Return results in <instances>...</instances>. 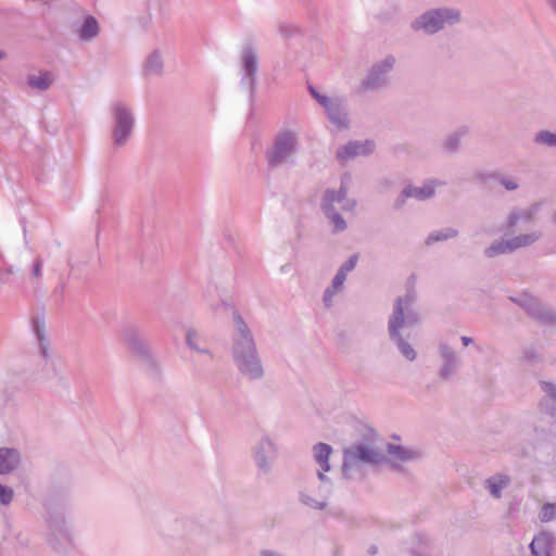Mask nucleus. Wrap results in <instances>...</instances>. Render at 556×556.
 <instances>
[{"label": "nucleus", "mask_w": 556, "mask_h": 556, "mask_svg": "<svg viewBox=\"0 0 556 556\" xmlns=\"http://www.w3.org/2000/svg\"><path fill=\"white\" fill-rule=\"evenodd\" d=\"M53 75L50 72H40L38 75H30L27 79L29 87L45 91L50 88L53 83Z\"/></svg>", "instance_id": "30"}, {"label": "nucleus", "mask_w": 556, "mask_h": 556, "mask_svg": "<svg viewBox=\"0 0 556 556\" xmlns=\"http://www.w3.org/2000/svg\"><path fill=\"white\" fill-rule=\"evenodd\" d=\"M33 331L36 336L40 354L42 355L43 358H47L49 341L45 333V320L42 318L36 317L33 320Z\"/></svg>", "instance_id": "24"}, {"label": "nucleus", "mask_w": 556, "mask_h": 556, "mask_svg": "<svg viewBox=\"0 0 556 556\" xmlns=\"http://www.w3.org/2000/svg\"><path fill=\"white\" fill-rule=\"evenodd\" d=\"M123 337L129 349L138 354L146 355L147 354V344L140 336V332L137 327L129 326L123 330Z\"/></svg>", "instance_id": "21"}, {"label": "nucleus", "mask_w": 556, "mask_h": 556, "mask_svg": "<svg viewBox=\"0 0 556 556\" xmlns=\"http://www.w3.org/2000/svg\"><path fill=\"white\" fill-rule=\"evenodd\" d=\"M409 281H410V283H412V285H414V281H415V276H414V275H412V276L409 277Z\"/></svg>", "instance_id": "52"}, {"label": "nucleus", "mask_w": 556, "mask_h": 556, "mask_svg": "<svg viewBox=\"0 0 556 556\" xmlns=\"http://www.w3.org/2000/svg\"><path fill=\"white\" fill-rule=\"evenodd\" d=\"M472 339L470 337H466V336H463L462 337V342L465 346L469 345L470 343H472Z\"/></svg>", "instance_id": "46"}, {"label": "nucleus", "mask_w": 556, "mask_h": 556, "mask_svg": "<svg viewBox=\"0 0 556 556\" xmlns=\"http://www.w3.org/2000/svg\"><path fill=\"white\" fill-rule=\"evenodd\" d=\"M534 140L539 144L556 147V134H553L548 130H541L538 132Z\"/></svg>", "instance_id": "36"}, {"label": "nucleus", "mask_w": 556, "mask_h": 556, "mask_svg": "<svg viewBox=\"0 0 556 556\" xmlns=\"http://www.w3.org/2000/svg\"><path fill=\"white\" fill-rule=\"evenodd\" d=\"M540 387L544 395L539 402L542 413L555 417L556 416V384L551 381H540Z\"/></svg>", "instance_id": "17"}, {"label": "nucleus", "mask_w": 556, "mask_h": 556, "mask_svg": "<svg viewBox=\"0 0 556 556\" xmlns=\"http://www.w3.org/2000/svg\"><path fill=\"white\" fill-rule=\"evenodd\" d=\"M13 489L0 483V503L9 505L13 501Z\"/></svg>", "instance_id": "39"}, {"label": "nucleus", "mask_w": 556, "mask_h": 556, "mask_svg": "<svg viewBox=\"0 0 556 556\" xmlns=\"http://www.w3.org/2000/svg\"><path fill=\"white\" fill-rule=\"evenodd\" d=\"M114 116L113 140L115 146H124L135 127V117L131 110L123 102L112 105Z\"/></svg>", "instance_id": "7"}, {"label": "nucleus", "mask_w": 556, "mask_h": 556, "mask_svg": "<svg viewBox=\"0 0 556 556\" xmlns=\"http://www.w3.org/2000/svg\"><path fill=\"white\" fill-rule=\"evenodd\" d=\"M553 222L556 224V212L553 214Z\"/></svg>", "instance_id": "53"}, {"label": "nucleus", "mask_w": 556, "mask_h": 556, "mask_svg": "<svg viewBox=\"0 0 556 556\" xmlns=\"http://www.w3.org/2000/svg\"><path fill=\"white\" fill-rule=\"evenodd\" d=\"M31 274L35 278L39 279L42 276V261L36 260L33 264Z\"/></svg>", "instance_id": "42"}, {"label": "nucleus", "mask_w": 556, "mask_h": 556, "mask_svg": "<svg viewBox=\"0 0 556 556\" xmlns=\"http://www.w3.org/2000/svg\"><path fill=\"white\" fill-rule=\"evenodd\" d=\"M300 501L302 504L314 509H324L327 505L325 501H317L304 492L300 494Z\"/></svg>", "instance_id": "38"}, {"label": "nucleus", "mask_w": 556, "mask_h": 556, "mask_svg": "<svg viewBox=\"0 0 556 556\" xmlns=\"http://www.w3.org/2000/svg\"><path fill=\"white\" fill-rule=\"evenodd\" d=\"M77 34L81 40L88 41L93 39L99 34V24L92 16H87L78 28Z\"/></svg>", "instance_id": "29"}, {"label": "nucleus", "mask_w": 556, "mask_h": 556, "mask_svg": "<svg viewBox=\"0 0 556 556\" xmlns=\"http://www.w3.org/2000/svg\"><path fill=\"white\" fill-rule=\"evenodd\" d=\"M434 194V188L432 185H424L422 187H414L408 185L405 187L400 197L395 201V206L401 207L407 198H415L417 200H426Z\"/></svg>", "instance_id": "19"}, {"label": "nucleus", "mask_w": 556, "mask_h": 556, "mask_svg": "<svg viewBox=\"0 0 556 556\" xmlns=\"http://www.w3.org/2000/svg\"><path fill=\"white\" fill-rule=\"evenodd\" d=\"M186 344L195 354L194 361L211 363L214 358L207 342L194 329H188L186 332Z\"/></svg>", "instance_id": "15"}, {"label": "nucleus", "mask_w": 556, "mask_h": 556, "mask_svg": "<svg viewBox=\"0 0 556 556\" xmlns=\"http://www.w3.org/2000/svg\"><path fill=\"white\" fill-rule=\"evenodd\" d=\"M348 278V262H344L332 278L329 286L323 293V305L325 309L332 311L343 300L344 283Z\"/></svg>", "instance_id": "10"}, {"label": "nucleus", "mask_w": 556, "mask_h": 556, "mask_svg": "<svg viewBox=\"0 0 556 556\" xmlns=\"http://www.w3.org/2000/svg\"><path fill=\"white\" fill-rule=\"evenodd\" d=\"M378 552V547L376 545H370L369 548H368V554L369 555H376Z\"/></svg>", "instance_id": "47"}, {"label": "nucleus", "mask_w": 556, "mask_h": 556, "mask_svg": "<svg viewBox=\"0 0 556 556\" xmlns=\"http://www.w3.org/2000/svg\"><path fill=\"white\" fill-rule=\"evenodd\" d=\"M440 354L443 359V365L440 369L439 376L446 380L457 370L458 358L455 352L446 344L440 345Z\"/></svg>", "instance_id": "20"}, {"label": "nucleus", "mask_w": 556, "mask_h": 556, "mask_svg": "<svg viewBox=\"0 0 556 556\" xmlns=\"http://www.w3.org/2000/svg\"><path fill=\"white\" fill-rule=\"evenodd\" d=\"M344 459L342 464V468L345 469L348 467V450L343 451Z\"/></svg>", "instance_id": "48"}, {"label": "nucleus", "mask_w": 556, "mask_h": 556, "mask_svg": "<svg viewBox=\"0 0 556 556\" xmlns=\"http://www.w3.org/2000/svg\"><path fill=\"white\" fill-rule=\"evenodd\" d=\"M375 148L376 143L370 139L350 141V159L369 155L375 151Z\"/></svg>", "instance_id": "28"}, {"label": "nucleus", "mask_w": 556, "mask_h": 556, "mask_svg": "<svg viewBox=\"0 0 556 556\" xmlns=\"http://www.w3.org/2000/svg\"><path fill=\"white\" fill-rule=\"evenodd\" d=\"M468 132V128L466 126L460 127L456 132L452 134L447 137L444 142V148L447 152H455L459 147L460 137Z\"/></svg>", "instance_id": "35"}, {"label": "nucleus", "mask_w": 556, "mask_h": 556, "mask_svg": "<svg viewBox=\"0 0 556 556\" xmlns=\"http://www.w3.org/2000/svg\"><path fill=\"white\" fill-rule=\"evenodd\" d=\"M350 457L354 460L353 463L350 462V470L358 469V462L372 466L388 462L382 453L362 443L350 446Z\"/></svg>", "instance_id": "14"}, {"label": "nucleus", "mask_w": 556, "mask_h": 556, "mask_svg": "<svg viewBox=\"0 0 556 556\" xmlns=\"http://www.w3.org/2000/svg\"><path fill=\"white\" fill-rule=\"evenodd\" d=\"M460 21V12L451 8L429 10L412 22L414 30H422L428 35L438 33L445 24H455Z\"/></svg>", "instance_id": "4"}, {"label": "nucleus", "mask_w": 556, "mask_h": 556, "mask_svg": "<svg viewBox=\"0 0 556 556\" xmlns=\"http://www.w3.org/2000/svg\"><path fill=\"white\" fill-rule=\"evenodd\" d=\"M308 91L316 102L324 108L331 124V131L337 132L343 130L348 126V113L344 98L323 94L312 85L308 86Z\"/></svg>", "instance_id": "5"}, {"label": "nucleus", "mask_w": 556, "mask_h": 556, "mask_svg": "<svg viewBox=\"0 0 556 556\" xmlns=\"http://www.w3.org/2000/svg\"><path fill=\"white\" fill-rule=\"evenodd\" d=\"M541 238H542L541 231H532L529 233L515 236V237L510 238L509 241H510L511 250H513V252H515L518 249L532 245Z\"/></svg>", "instance_id": "27"}, {"label": "nucleus", "mask_w": 556, "mask_h": 556, "mask_svg": "<svg viewBox=\"0 0 556 556\" xmlns=\"http://www.w3.org/2000/svg\"><path fill=\"white\" fill-rule=\"evenodd\" d=\"M299 147V137L296 131L286 129L278 132L274 139L273 146L266 151V161L270 167H277L287 164L296 153Z\"/></svg>", "instance_id": "3"}, {"label": "nucleus", "mask_w": 556, "mask_h": 556, "mask_svg": "<svg viewBox=\"0 0 556 556\" xmlns=\"http://www.w3.org/2000/svg\"><path fill=\"white\" fill-rule=\"evenodd\" d=\"M353 427L359 433L365 443H371L377 438V432L369 426L362 424L359 420L354 418Z\"/></svg>", "instance_id": "34"}, {"label": "nucleus", "mask_w": 556, "mask_h": 556, "mask_svg": "<svg viewBox=\"0 0 556 556\" xmlns=\"http://www.w3.org/2000/svg\"><path fill=\"white\" fill-rule=\"evenodd\" d=\"M395 62V58L389 54L382 61L375 63L363 80V88L370 91L386 88L390 83L388 74L393 70Z\"/></svg>", "instance_id": "8"}, {"label": "nucleus", "mask_w": 556, "mask_h": 556, "mask_svg": "<svg viewBox=\"0 0 556 556\" xmlns=\"http://www.w3.org/2000/svg\"><path fill=\"white\" fill-rule=\"evenodd\" d=\"M4 58H5V53H4L2 50H0V61H1L2 59H4Z\"/></svg>", "instance_id": "50"}, {"label": "nucleus", "mask_w": 556, "mask_h": 556, "mask_svg": "<svg viewBox=\"0 0 556 556\" xmlns=\"http://www.w3.org/2000/svg\"><path fill=\"white\" fill-rule=\"evenodd\" d=\"M509 253H513L509 239L496 240V241L492 242V244L484 250V255L489 258L495 257L501 254H509Z\"/></svg>", "instance_id": "32"}, {"label": "nucleus", "mask_w": 556, "mask_h": 556, "mask_svg": "<svg viewBox=\"0 0 556 556\" xmlns=\"http://www.w3.org/2000/svg\"><path fill=\"white\" fill-rule=\"evenodd\" d=\"M510 482V478L506 475H494L485 480V489L489 490L490 494L500 498L502 496V489H504Z\"/></svg>", "instance_id": "25"}, {"label": "nucleus", "mask_w": 556, "mask_h": 556, "mask_svg": "<svg viewBox=\"0 0 556 556\" xmlns=\"http://www.w3.org/2000/svg\"><path fill=\"white\" fill-rule=\"evenodd\" d=\"M257 68L256 51L252 46H245L241 52V84L249 88L251 94L254 93Z\"/></svg>", "instance_id": "12"}, {"label": "nucleus", "mask_w": 556, "mask_h": 556, "mask_svg": "<svg viewBox=\"0 0 556 556\" xmlns=\"http://www.w3.org/2000/svg\"><path fill=\"white\" fill-rule=\"evenodd\" d=\"M358 260V254L350 255V271L354 269Z\"/></svg>", "instance_id": "45"}, {"label": "nucleus", "mask_w": 556, "mask_h": 556, "mask_svg": "<svg viewBox=\"0 0 556 556\" xmlns=\"http://www.w3.org/2000/svg\"><path fill=\"white\" fill-rule=\"evenodd\" d=\"M313 458L318 466L317 476L321 482L327 481L325 473L330 471L331 466L329 463L332 447L327 443H316L312 448Z\"/></svg>", "instance_id": "16"}, {"label": "nucleus", "mask_w": 556, "mask_h": 556, "mask_svg": "<svg viewBox=\"0 0 556 556\" xmlns=\"http://www.w3.org/2000/svg\"><path fill=\"white\" fill-rule=\"evenodd\" d=\"M276 454V444L267 437L262 438L253 451V458L261 473L266 475L270 471L271 460Z\"/></svg>", "instance_id": "13"}, {"label": "nucleus", "mask_w": 556, "mask_h": 556, "mask_svg": "<svg viewBox=\"0 0 556 556\" xmlns=\"http://www.w3.org/2000/svg\"><path fill=\"white\" fill-rule=\"evenodd\" d=\"M523 358L529 363H535L540 359V356L535 349H526L523 351Z\"/></svg>", "instance_id": "41"}, {"label": "nucleus", "mask_w": 556, "mask_h": 556, "mask_svg": "<svg viewBox=\"0 0 556 556\" xmlns=\"http://www.w3.org/2000/svg\"><path fill=\"white\" fill-rule=\"evenodd\" d=\"M458 236V230L453 227H446L440 230L432 231L426 239L425 243L427 245H431L439 241H445L448 239L456 238Z\"/></svg>", "instance_id": "31"}, {"label": "nucleus", "mask_w": 556, "mask_h": 556, "mask_svg": "<svg viewBox=\"0 0 556 556\" xmlns=\"http://www.w3.org/2000/svg\"><path fill=\"white\" fill-rule=\"evenodd\" d=\"M231 354L239 372L248 380H260L264 376V367L260 357L254 334L237 311L232 314Z\"/></svg>", "instance_id": "1"}, {"label": "nucleus", "mask_w": 556, "mask_h": 556, "mask_svg": "<svg viewBox=\"0 0 556 556\" xmlns=\"http://www.w3.org/2000/svg\"><path fill=\"white\" fill-rule=\"evenodd\" d=\"M163 70V60L157 51H153L146 60L144 73L147 75H159Z\"/></svg>", "instance_id": "33"}, {"label": "nucleus", "mask_w": 556, "mask_h": 556, "mask_svg": "<svg viewBox=\"0 0 556 556\" xmlns=\"http://www.w3.org/2000/svg\"><path fill=\"white\" fill-rule=\"evenodd\" d=\"M556 517V504L545 503L539 514V518L542 522H548Z\"/></svg>", "instance_id": "37"}, {"label": "nucleus", "mask_w": 556, "mask_h": 556, "mask_svg": "<svg viewBox=\"0 0 556 556\" xmlns=\"http://www.w3.org/2000/svg\"><path fill=\"white\" fill-rule=\"evenodd\" d=\"M346 208L348 199L343 184L341 185L338 192L332 190L326 191L323 202V210L326 216L333 224V231H342L345 229L346 224L342 217L341 212H344Z\"/></svg>", "instance_id": "6"}, {"label": "nucleus", "mask_w": 556, "mask_h": 556, "mask_svg": "<svg viewBox=\"0 0 556 556\" xmlns=\"http://www.w3.org/2000/svg\"><path fill=\"white\" fill-rule=\"evenodd\" d=\"M549 5H551L552 10L554 11V13L556 14V0L552 1L549 3Z\"/></svg>", "instance_id": "49"}, {"label": "nucleus", "mask_w": 556, "mask_h": 556, "mask_svg": "<svg viewBox=\"0 0 556 556\" xmlns=\"http://www.w3.org/2000/svg\"><path fill=\"white\" fill-rule=\"evenodd\" d=\"M21 463V455L15 448L0 447V475L15 470Z\"/></svg>", "instance_id": "22"}, {"label": "nucleus", "mask_w": 556, "mask_h": 556, "mask_svg": "<svg viewBox=\"0 0 556 556\" xmlns=\"http://www.w3.org/2000/svg\"><path fill=\"white\" fill-rule=\"evenodd\" d=\"M509 300L523 308L529 316L545 325L556 324V313L543 306L538 299L525 292L517 298L510 296Z\"/></svg>", "instance_id": "9"}, {"label": "nucleus", "mask_w": 556, "mask_h": 556, "mask_svg": "<svg viewBox=\"0 0 556 556\" xmlns=\"http://www.w3.org/2000/svg\"><path fill=\"white\" fill-rule=\"evenodd\" d=\"M387 452L392 457V459H396L400 462L413 460L420 457V452L416 450L406 448L402 445H396L393 443L387 444Z\"/></svg>", "instance_id": "23"}, {"label": "nucleus", "mask_w": 556, "mask_h": 556, "mask_svg": "<svg viewBox=\"0 0 556 556\" xmlns=\"http://www.w3.org/2000/svg\"><path fill=\"white\" fill-rule=\"evenodd\" d=\"M5 274H7V275H11V274H13V269H12V268H8V269L5 270Z\"/></svg>", "instance_id": "51"}, {"label": "nucleus", "mask_w": 556, "mask_h": 556, "mask_svg": "<svg viewBox=\"0 0 556 556\" xmlns=\"http://www.w3.org/2000/svg\"><path fill=\"white\" fill-rule=\"evenodd\" d=\"M296 31H298V28L294 25L289 24V23H280L278 26V33L283 38H289V37L293 36Z\"/></svg>", "instance_id": "40"}, {"label": "nucleus", "mask_w": 556, "mask_h": 556, "mask_svg": "<svg viewBox=\"0 0 556 556\" xmlns=\"http://www.w3.org/2000/svg\"><path fill=\"white\" fill-rule=\"evenodd\" d=\"M48 523L51 531L48 539L49 544L58 552L67 551L72 546V538L65 526L64 517L50 513Z\"/></svg>", "instance_id": "11"}, {"label": "nucleus", "mask_w": 556, "mask_h": 556, "mask_svg": "<svg viewBox=\"0 0 556 556\" xmlns=\"http://www.w3.org/2000/svg\"><path fill=\"white\" fill-rule=\"evenodd\" d=\"M501 184L507 189V190H516L518 188V184L514 180L502 178Z\"/></svg>", "instance_id": "43"}, {"label": "nucleus", "mask_w": 556, "mask_h": 556, "mask_svg": "<svg viewBox=\"0 0 556 556\" xmlns=\"http://www.w3.org/2000/svg\"><path fill=\"white\" fill-rule=\"evenodd\" d=\"M555 541L553 533L540 532L529 545L532 556H552Z\"/></svg>", "instance_id": "18"}, {"label": "nucleus", "mask_w": 556, "mask_h": 556, "mask_svg": "<svg viewBox=\"0 0 556 556\" xmlns=\"http://www.w3.org/2000/svg\"><path fill=\"white\" fill-rule=\"evenodd\" d=\"M535 211L536 208L535 207H532V208H529V210H526V211H514L509 214L508 218H507V222H506V225H505V230L507 233H513L515 232V226L517 225L518 220L520 219H523V220H527V222H531L534 217V214H535Z\"/></svg>", "instance_id": "26"}, {"label": "nucleus", "mask_w": 556, "mask_h": 556, "mask_svg": "<svg viewBox=\"0 0 556 556\" xmlns=\"http://www.w3.org/2000/svg\"><path fill=\"white\" fill-rule=\"evenodd\" d=\"M415 304L416 292L412 286L404 296H397L395 299L393 312L388 321V330L391 340L395 342L402 355L408 361H414L416 358V352L404 339L402 330L405 328H414L420 323L419 313L416 309Z\"/></svg>", "instance_id": "2"}, {"label": "nucleus", "mask_w": 556, "mask_h": 556, "mask_svg": "<svg viewBox=\"0 0 556 556\" xmlns=\"http://www.w3.org/2000/svg\"><path fill=\"white\" fill-rule=\"evenodd\" d=\"M337 156H338V159H339L340 161H342V162H343L345 159H348V144L342 146V147L339 149V151H338V153H337Z\"/></svg>", "instance_id": "44"}, {"label": "nucleus", "mask_w": 556, "mask_h": 556, "mask_svg": "<svg viewBox=\"0 0 556 556\" xmlns=\"http://www.w3.org/2000/svg\"><path fill=\"white\" fill-rule=\"evenodd\" d=\"M355 205V202L350 203V208Z\"/></svg>", "instance_id": "54"}]
</instances>
